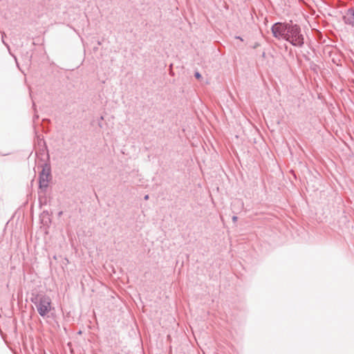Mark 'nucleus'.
Segmentation results:
<instances>
[{
  "mask_svg": "<svg viewBox=\"0 0 354 354\" xmlns=\"http://www.w3.org/2000/svg\"><path fill=\"white\" fill-rule=\"evenodd\" d=\"M232 221H233L234 222L236 221H237V216H232Z\"/></svg>",
  "mask_w": 354,
  "mask_h": 354,
  "instance_id": "8",
  "label": "nucleus"
},
{
  "mask_svg": "<svg viewBox=\"0 0 354 354\" xmlns=\"http://www.w3.org/2000/svg\"><path fill=\"white\" fill-rule=\"evenodd\" d=\"M149 195H148V194H147V195H145V196H144V200L147 201V200L149 199Z\"/></svg>",
  "mask_w": 354,
  "mask_h": 354,
  "instance_id": "9",
  "label": "nucleus"
},
{
  "mask_svg": "<svg viewBox=\"0 0 354 354\" xmlns=\"http://www.w3.org/2000/svg\"><path fill=\"white\" fill-rule=\"evenodd\" d=\"M44 295H45V294L32 293L30 300L36 306L38 304L39 299L41 298V296Z\"/></svg>",
  "mask_w": 354,
  "mask_h": 354,
  "instance_id": "6",
  "label": "nucleus"
},
{
  "mask_svg": "<svg viewBox=\"0 0 354 354\" xmlns=\"http://www.w3.org/2000/svg\"><path fill=\"white\" fill-rule=\"evenodd\" d=\"M77 333L78 334H82V330H79Z\"/></svg>",
  "mask_w": 354,
  "mask_h": 354,
  "instance_id": "14",
  "label": "nucleus"
},
{
  "mask_svg": "<svg viewBox=\"0 0 354 354\" xmlns=\"http://www.w3.org/2000/svg\"><path fill=\"white\" fill-rule=\"evenodd\" d=\"M287 23L276 22L271 27V32L274 37L278 39H284L286 36V30L288 27Z\"/></svg>",
  "mask_w": 354,
  "mask_h": 354,
  "instance_id": "3",
  "label": "nucleus"
},
{
  "mask_svg": "<svg viewBox=\"0 0 354 354\" xmlns=\"http://www.w3.org/2000/svg\"><path fill=\"white\" fill-rule=\"evenodd\" d=\"M235 38H236V39H239V40H241V41H243L242 37H240V36H236V37H235Z\"/></svg>",
  "mask_w": 354,
  "mask_h": 354,
  "instance_id": "10",
  "label": "nucleus"
},
{
  "mask_svg": "<svg viewBox=\"0 0 354 354\" xmlns=\"http://www.w3.org/2000/svg\"><path fill=\"white\" fill-rule=\"evenodd\" d=\"M342 19L346 24L354 27V7L349 8Z\"/></svg>",
  "mask_w": 354,
  "mask_h": 354,
  "instance_id": "5",
  "label": "nucleus"
},
{
  "mask_svg": "<svg viewBox=\"0 0 354 354\" xmlns=\"http://www.w3.org/2000/svg\"><path fill=\"white\" fill-rule=\"evenodd\" d=\"M50 176V167L47 164L43 167L39 174V188L45 191L48 186L49 177Z\"/></svg>",
  "mask_w": 354,
  "mask_h": 354,
  "instance_id": "4",
  "label": "nucleus"
},
{
  "mask_svg": "<svg viewBox=\"0 0 354 354\" xmlns=\"http://www.w3.org/2000/svg\"><path fill=\"white\" fill-rule=\"evenodd\" d=\"M98 125H99L100 127H102V123H101V120L99 121Z\"/></svg>",
  "mask_w": 354,
  "mask_h": 354,
  "instance_id": "11",
  "label": "nucleus"
},
{
  "mask_svg": "<svg viewBox=\"0 0 354 354\" xmlns=\"http://www.w3.org/2000/svg\"><path fill=\"white\" fill-rule=\"evenodd\" d=\"M194 77L196 79L200 80L202 78V75L198 71H196L194 73Z\"/></svg>",
  "mask_w": 354,
  "mask_h": 354,
  "instance_id": "7",
  "label": "nucleus"
},
{
  "mask_svg": "<svg viewBox=\"0 0 354 354\" xmlns=\"http://www.w3.org/2000/svg\"><path fill=\"white\" fill-rule=\"evenodd\" d=\"M100 119V120H104L103 116H101Z\"/></svg>",
  "mask_w": 354,
  "mask_h": 354,
  "instance_id": "13",
  "label": "nucleus"
},
{
  "mask_svg": "<svg viewBox=\"0 0 354 354\" xmlns=\"http://www.w3.org/2000/svg\"><path fill=\"white\" fill-rule=\"evenodd\" d=\"M51 304V299L49 296L46 295L41 296L38 304L36 306L37 310L41 317H46L50 311Z\"/></svg>",
  "mask_w": 354,
  "mask_h": 354,
  "instance_id": "2",
  "label": "nucleus"
},
{
  "mask_svg": "<svg viewBox=\"0 0 354 354\" xmlns=\"http://www.w3.org/2000/svg\"><path fill=\"white\" fill-rule=\"evenodd\" d=\"M39 116L38 115H35L34 116V120H36V119H38Z\"/></svg>",
  "mask_w": 354,
  "mask_h": 354,
  "instance_id": "12",
  "label": "nucleus"
},
{
  "mask_svg": "<svg viewBox=\"0 0 354 354\" xmlns=\"http://www.w3.org/2000/svg\"><path fill=\"white\" fill-rule=\"evenodd\" d=\"M285 40L294 46L301 47L304 44V38L301 33V28L297 24H288Z\"/></svg>",
  "mask_w": 354,
  "mask_h": 354,
  "instance_id": "1",
  "label": "nucleus"
}]
</instances>
